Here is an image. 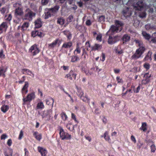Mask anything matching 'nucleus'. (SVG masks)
Returning <instances> with one entry per match:
<instances>
[{
    "instance_id": "4d7b16f0",
    "label": "nucleus",
    "mask_w": 156,
    "mask_h": 156,
    "mask_svg": "<svg viewBox=\"0 0 156 156\" xmlns=\"http://www.w3.org/2000/svg\"><path fill=\"white\" fill-rule=\"evenodd\" d=\"M102 61L103 62L105 60V55L103 53H102Z\"/></svg>"
},
{
    "instance_id": "69168bd1",
    "label": "nucleus",
    "mask_w": 156,
    "mask_h": 156,
    "mask_svg": "<svg viewBox=\"0 0 156 156\" xmlns=\"http://www.w3.org/2000/svg\"><path fill=\"white\" fill-rule=\"evenodd\" d=\"M80 50L78 48H76L75 50V51H77L78 53H80Z\"/></svg>"
},
{
    "instance_id": "a19ab883",
    "label": "nucleus",
    "mask_w": 156,
    "mask_h": 156,
    "mask_svg": "<svg viewBox=\"0 0 156 156\" xmlns=\"http://www.w3.org/2000/svg\"><path fill=\"white\" fill-rule=\"evenodd\" d=\"M34 135L36 136V138L37 140H40L41 139V136L40 135H37L36 133H34Z\"/></svg>"
},
{
    "instance_id": "423d86ee",
    "label": "nucleus",
    "mask_w": 156,
    "mask_h": 156,
    "mask_svg": "<svg viewBox=\"0 0 156 156\" xmlns=\"http://www.w3.org/2000/svg\"><path fill=\"white\" fill-rule=\"evenodd\" d=\"M119 39L118 36H116L114 37H112L111 36H109L108 40V42L109 44H112L119 40Z\"/></svg>"
},
{
    "instance_id": "1a4fd4ad",
    "label": "nucleus",
    "mask_w": 156,
    "mask_h": 156,
    "mask_svg": "<svg viewBox=\"0 0 156 156\" xmlns=\"http://www.w3.org/2000/svg\"><path fill=\"white\" fill-rule=\"evenodd\" d=\"M122 14L125 17L130 16L131 14L130 11L129 10V8L127 7H125L122 11Z\"/></svg>"
},
{
    "instance_id": "c756f323",
    "label": "nucleus",
    "mask_w": 156,
    "mask_h": 156,
    "mask_svg": "<svg viewBox=\"0 0 156 156\" xmlns=\"http://www.w3.org/2000/svg\"><path fill=\"white\" fill-rule=\"evenodd\" d=\"M51 15L53 14H51V12L49 11L46 13H45V19H46L50 17Z\"/></svg>"
},
{
    "instance_id": "79ce46f5",
    "label": "nucleus",
    "mask_w": 156,
    "mask_h": 156,
    "mask_svg": "<svg viewBox=\"0 0 156 156\" xmlns=\"http://www.w3.org/2000/svg\"><path fill=\"white\" fill-rule=\"evenodd\" d=\"M73 19V16L71 15L69 16L67 19V21L68 22H71L72 21V20Z\"/></svg>"
},
{
    "instance_id": "412c9836",
    "label": "nucleus",
    "mask_w": 156,
    "mask_h": 156,
    "mask_svg": "<svg viewBox=\"0 0 156 156\" xmlns=\"http://www.w3.org/2000/svg\"><path fill=\"white\" fill-rule=\"evenodd\" d=\"M147 124L145 122L143 123L141 128L140 129L144 131H146L147 130Z\"/></svg>"
},
{
    "instance_id": "dca6fc26",
    "label": "nucleus",
    "mask_w": 156,
    "mask_h": 156,
    "mask_svg": "<svg viewBox=\"0 0 156 156\" xmlns=\"http://www.w3.org/2000/svg\"><path fill=\"white\" fill-rule=\"evenodd\" d=\"M39 151L41 153L42 156H45L46 153V151L42 147H38Z\"/></svg>"
},
{
    "instance_id": "774afa93",
    "label": "nucleus",
    "mask_w": 156,
    "mask_h": 156,
    "mask_svg": "<svg viewBox=\"0 0 156 156\" xmlns=\"http://www.w3.org/2000/svg\"><path fill=\"white\" fill-rule=\"evenodd\" d=\"M151 41L153 42V43H156V39L155 38H152V39H151Z\"/></svg>"
},
{
    "instance_id": "f257e3e1",
    "label": "nucleus",
    "mask_w": 156,
    "mask_h": 156,
    "mask_svg": "<svg viewBox=\"0 0 156 156\" xmlns=\"http://www.w3.org/2000/svg\"><path fill=\"white\" fill-rule=\"evenodd\" d=\"M116 26H112L109 29L111 32V35H112L115 33H116L119 30L120 31L122 29V27L123 26V23L121 21H115Z\"/></svg>"
},
{
    "instance_id": "20e7f679",
    "label": "nucleus",
    "mask_w": 156,
    "mask_h": 156,
    "mask_svg": "<svg viewBox=\"0 0 156 156\" xmlns=\"http://www.w3.org/2000/svg\"><path fill=\"white\" fill-rule=\"evenodd\" d=\"M145 50V48L144 47H140L136 50V53L132 56V58L134 59L138 58L140 56Z\"/></svg>"
},
{
    "instance_id": "864d4df0",
    "label": "nucleus",
    "mask_w": 156,
    "mask_h": 156,
    "mask_svg": "<svg viewBox=\"0 0 156 156\" xmlns=\"http://www.w3.org/2000/svg\"><path fill=\"white\" fill-rule=\"evenodd\" d=\"M131 139L135 143L136 142V140L133 136H131Z\"/></svg>"
},
{
    "instance_id": "bf43d9fd",
    "label": "nucleus",
    "mask_w": 156,
    "mask_h": 156,
    "mask_svg": "<svg viewBox=\"0 0 156 156\" xmlns=\"http://www.w3.org/2000/svg\"><path fill=\"white\" fill-rule=\"evenodd\" d=\"M153 11H154V10H153V8H150L149 9V12L151 13H152L153 12Z\"/></svg>"
},
{
    "instance_id": "c85d7f7f",
    "label": "nucleus",
    "mask_w": 156,
    "mask_h": 156,
    "mask_svg": "<svg viewBox=\"0 0 156 156\" xmlns=\"http://www.w3.org/2000/svg\"><path fill=\"white\" fill-rule=\"evenodd\" d=\"M29 26V23L28 22H25L24 23L22 27V29L24 30L27 29V27H28Z\"/></svg>"
},
{
    "instance_id": "39448f33",
    "label": "nucleus",
    "mask_w": 156,
    "mask_h": 156,
    "mask_svg": "<svg viewBox=\"0 0 156 156\" xmlns=\"http://www.w3.org/2000/svg\"><path fill=\"white\" fill-rule=\"evenodd\" d=\"M144 6V4L142 0L138 2L133 5L134 8L135 10H142Z\"/></svg>"
},
{
    "instance_id": "7ed1b4c3",
    "label": "nucleus",
    "mask_w": 156,
    "mask_h": 156,
    "mask_svg": "<svg viewBox=\"0 0 156 156\" xmlns=\"http://www.w3.org/2000/svg\"><path fill=\"white\" fill-rule=\"evenodd\" d=\"M21 4L16 3L14 5V7L17 8L15 10V14L16 15L21 16L23 14V9L21 8Z\"/></svg>"
},
{
    "instance_id": "f3484780",
    "label": "nucleus",
    "mask_w": 156,
    "mask_h": 156,
    "mask_svg": "<svg viewBox=\"0 0 156 156\" xmlns=\"http://www.w3.org/2000/svg\"><path fill=\"white\" fill-rule=\"evenodd\" d=\"M65 133H66L64 131L63 129L62 128H61L60 129L59 134L62 139L63 140L65 139L66 137H64V136L65 135Z\"/></svg>"
},
{
    "instance_id": "ea45409f",
    "label": "nucleus",
    "mask_w": 156,
    "mask_h": 156,
    "mask_svg": "<svg viewBox=\"0 0 156 156\" xmlns=\"http://www.w3.org/2000/svg\"><path fill=\"white\" fill-rule=\"evenodd\" d=\"M139 16L141 18H143L145 17L146 13L144 12H142L139 15Z\"/></svg>"
},
{
    "instance_id": "13d9d810",
    "label": "nucleus",
    "mask_w": 156,
    "mask_h": 156,
    "mask_svg": "<svg viewBox=\"0 0 156 156\" xmlns=\"http://www.w3.org/2000/svg\"><path fill=\"white\" fill-rule=\"evenodd\" d=\"M77 4L80 7H81L83 5V3L81 2H78Z\"/></svg>"
},
{
    "instance_id": "0eeeda50",
    "label": "nucleus",
    "mask_w": 156,
    "mask_h": 156,
    "mask_svg": "<svg viewBox=\"0 0 156 156\" xmlns=\"http://www.w3.org/2000/svg\"><path fill=\"white\" fill-rule=\"evenodd\" d=\"M35 98V95L34 93H32L28 94L27 97L23 99V101L24 102L27 101H30L33 99Z\"/></svg>"
},
{
    "instance_id": "4be33fe9",
    "label": "nucleus",
    "mask_w": 156,
    "mask_h": 156,
    "mask_svg": "<svg viewBox=\"0 0 156 156\" xmlns=\"http://www.w3.org/2000/svg\"><path fill=\"white\" fill-rule=\"evenodd\" d=\"M72 45L71 43L68 42L67 43L64 44L62 46V47L65 48H70Z\"/></svg>"
},
{
    "instance_id": "338daca9",
    "label": "nucleus",
    "mask_w": 156,
    "mask_h": 156,
    "mask_svg": "<svg viewBox=\"0 0 156 156\" xmlns=\"http://www.w3.org/2000/svg\"><path fill=\"white\" fill-rule=\"evenodd\" d=\"M120 70L119 69H115L114 71L115 73H118L119 72Z\"/></svg>"
},
{
    "instance_id": "6ab92c4d",
    "label": "nucleus",
    "mask_w": 156,
    "mask_h": 156,
    "mask_svg": "<svg viewBox=\"0 0 156 156\" xmlns=\"http://www.w3.org/2000/svg\"><path fill=\"white\" fill-rule=\"evenodd\" d=\"M130 37L127 35H125L122 38V40L123 41V43H124L125 42L128 41L129 40Z\"/></svg>"
},
{
    "instance_id": "49530a36",
    "label": "nucleus",
    "mask_w": 156,
    "mask_h": 156,
    "mask_svg": "<svg viewBox=\"0 0 156 156\" xmlns=\"http://www.w3.org/2000/svg\"><path fill=\"white\" fill-rule=\"evenodd\" d=\"M64 137H66L65 139H70L71 138V135H69L68 134L65 133Z\"/></svg>"
},
{
    "instance_id": "9b49d317",
    "label": "nucleus",
    "mask_w": 156,
    "mask_h": 156,
    "mask_svg": "<svg viewBox=\"0 0 156 156\" xmlns=\"http://www.w3.org/2000/svg\"><path fill=\"white\" fill-rule=\"evenodd\" d=\"M59 8V6L58 5H56L53 8H52L48 9V10L51 13H52L53 15L56 13L58 10Z\"/></svg>"
},
{
    "instance_id": "f03ea898",
    "label": "nucleus",
    "mask_w": 156,
    "mask_h": 156,
    "mask_svg": "<svg viewBox=\"0 0 156 156\" xmlns=\"http://www.w3.org/2000/svg\"><path fill=\"white\" fill-rule=\"evenodd\" d=\"M35 13L29 9H27L26 10L24 19L30 21L32 20V18L35 15Z\"/></svg>"
},
{
    "instance_id": "3c124183",
    "label": "nucleus",
    "mask_w": 156,
    "mask_h": 156,
    "mask_svg": "<svg viewBox=\"0 0 156 156\" xmlns=\"http://www.w3.org/2000/svg\"><path fill=\"white\" fill-rule=\"evenodd\" d=\"M140 89V86H139L136 89V90L135 91L134 90V92H136V93H137L139 92Z\"/></svg>"
},
{
    "instance_id": "cd10ccee",
    "label": "nucleus",
    "mask_w": 156,
    "mask_h": 156,
    "mask_svg": "<svg viewBox=\"0 0 156 156\" xmlns=\"http://www.w3.org/2000/svg\"><path fill=\"white\" fill-rule=\"evenodd\" d=\"M58 40H56L54 42H53V43H51V44H50L49 45V46L50 48H53L55 46L57 43H58Z\"/></svg>"
},
{
    "instance_id": "ddd939ff",
    "label": "nucleus",
    "mask_w": 156,
    "mask_h": 156,
    "mask_svg": "<svg viewBox=\"0 0 156 156\" xmlns=\"http://www.w3.org/2000/svg\"><path fill=\"white\" fill-rule=\"evenodd\" d=\"M43 118H44L47 121L50 120L51 118V116L48 114V113L47 112H44L42 115Z\"/></svg>"
},
{
    "instance_id": "e2e57ef3",
    "label": "nucleus",
    "mask_w": 156,
    "mask_h": 156,
    "mask_svg": "<svg viewBox=\"0 0 156 156\" xmlns=\"http://www.w3.org/2000/svg\"><path fill=\"white\" fill-rule=\"evenodd\" d=\"M1 11L2 13H4L5 11V9L4 8H2Z\"/></svg>"
},
{
    "instance_id": "8fccbe9b",
    "label": "nucleus",
    "mask_w": 156,
    "mask_h": 156,
    "mask_svg": "<svg viewBox=\"0 0 156 156\" xmlns=\"http://www.w3.org/2000/svg\"><path fill=\"white\" fill-rule=\"evenodd\" d=\"M23 135V132L22 131H21L20 132V134L19 137V139H20L22 138Z\"/></svg>"
},
{
    "instance_id": "2eb2a0df",
    "label": "nucleus",
    "mask_w": 156,
    "mask_h": 156,
    "mask_svg": "<svg viewBox=\"0 0 156 156\" xmlns=\"http://www.w3.org/2000/svg\"><path fill=\"white\" fill-rule=\"evenodd\" d=\"M6 71V69L3 67H0V76H2L4 77L5 76V73Z\"/></svg>"
},
{
    "instance_id": "58836bf2",
    "label": "nucleus",
    "mask_w": 156,
    "mask_h": 156,
    "mask_svg": "<svg viewBox=\"0 0 156 156\" xmlns=\"http://www.w3.org/2000/svg\"><path fill=\"white\" fill-rule=\"evenodd\" d=\"M134 41H135L136 43L138 44V45L140 47H142V43L139 40H135Z\"/></svg>"
},
{
    "instance_id": "f8f14e48",
    "label": "nucleus",
    "mask_w": 156,
    "mask_h": 156,
    "mask_svg": "<svg viewBox=\"0 0 156 156\" xmlns=\"http://www.w3.org/2000/svg\"><path fill=\"white\" fill-rule=\"evenodd\" d=\"M29 84L27 82H25V85L22 89V91L23 94H26L27 92V88L28 87Z\"/></svg>"
},
{
    "instance_id": "72a5a7b5",
    "label": "nucleus",
    "mask_w": 156,
    "mask_h": 156,
    "mask_svg": "<svg viewBox=\"0 0 156 156\" xmlns=\"http://www.w3.org/2000/svg\"><path fill=\"white\" fill-rule=\"evenodd\" d=\"M61 117L62 118V119L64 120H66L67 118V116L66 115V114L64 113V112H62L61 114Z\"/></svg>"
},
{
    "instance_id": "b1692460",
    "label": "nucleus",
    "mask_w": 156,
    "mask_h": 156,
    "mask_svg": "<svg viewBox=\"0 0 156 156\" xmlns=\"http://www.w3.org/2000/svg\"><path fill=\"white\" fill-rule=\"evenodd\" d=\"M44 107V105L42 102H41L37 104V109H42Z\"/></svg>"
},
{
    "instance_id": "f704fd0d",
    "label": "nucleus",
    "mask_w": 156,
    "mask_h": 156,
    "mask_svg": "<svg viewBox=\"0 0 156 156\" xmlns=\"http://www.w3.org/2000/svg\"><path fill=\"white\" fill-rule=\"evenodd\" d=\"M107 135L108 132H106L104 134V138L106 140L108 141L110 140V138Z\"/></svg>"
},
{
    "instance_id": "a878e982",
    "label": "nucleus",
    "mask_w": 156,
    "mask_h": 156,
    "mask_svg": "<svg viewBox=\"0 0 156 156\" xmlns=\"http://www.w3.org/2000/svg\"><path fill=\"white\" fill-rule=\"evenodd\" d=\"M99 21L102 23H103L105 21V17L104 16H101L99 18Z\"/></svg>"
},
{
    "instance_id": "603ef678",
    "label": "nucleus",
    "mask_w": 156,
    "mask_h": 156,
    "mask_svg": "<svg viewBox=\"0 0 156 156\" xmlns=\"http://www.w3.org/2000/svg\"><path fill=\"white\" fill-rule=\"evenodd\" d=\"M86 24L88 26H89L91 24V22L90 20H87L86 22Z\"/></svg>"
},
{
    "instance_id": "a211bd4d",
    "label": "nucleus",
    "mask_w": 156,
    "mask_h": 156,
    "mask_svg": "<svg viewBox=\"0 0 156 156\" xmlns=\"http://www.w3.org/2000/svg\"><path fill=\"white\" fill-rule=\"evenodd\" d=\"M2 111L4 113L5 112L9 109V107L7 105H4L1 107Z\"/></svg>"
},
{
    "instance_id": "2f4dec72",
    "label": "nucleus",
    "mask_w": 156,
    "mask_h": 156,
    "mask_svg": "<svg viewBox=\"0 0 156 156\" xmlns=\"http://www.w3.org/2000/svg\"><path fill=\"white\" fill-rule=\"evenodd\" d=\"M79 58L78 57L75 56H72L71 58V62H74L77 61Z\"/></svg>"
},
{
    "instance_id": "473e14b6",
    "label": "nucleus",
    "mask_w": 156,
    "mask_h": 156,
    "mask_svg": "<svg viewBox=\"0 0 156 156\" xmlns=\"http://www.w3.org/2000/svg\"><path fill=\"white\" fill-rule=\"evenodd\" d=\"M145 27L147 30H149L150 29L154 28V27L151 26L150 24H147L145 25Z\"/></svg>"
},
{
    "instance_id": "6e6d98bb",
    "label": "nucleus",
    "mask_w": 156,
    "mask_h": 156,
    "mask_svg": "<svg viewBox=\"0 0 156 156\" xmlns=\"http://www.w3.org/2000/svg\"><path fill=\"white\" fill-rule=\"evenodd\" d=\"M26 71L27 73V74L28 75H30V74H31L32 73V72L31 71H30L28 70H26Z\"/></svg>"
},
{
    "instance_id": "c9c22d12",
    "label": "nucleus",
    "mask_w": 156,
    "mask_h": 156,
    "mask_svg": "<svg viewBox=\"0 0 156 156\" xmlns=\"http://www.w3.org/2000/svg\"><path fill=\"white\" fill-rule=\"evenodd\" d=\"M50 0H42L41 4L43 5H45L47 4Z\"/></svg>"
},
{
    "instance_id": "052dcab7",
    "label": "nucleus",
    "mask_w": 156,
    "mask_h": 156,
    "mask_svg": "<svg viewBox=\"0 0 156 156\" xmlns=\"http://www.w3.org/2000/svg\"><path fill=\"white\" fill-rule=\"evenodd\" d=\"M12 18V16L10 14H9V15L8 17V18L7 19V20L8 21H10L11 20Z\"/></svg>"
},
{
    "instance_id": "aec40b11",
    "label": "nucleus",
    "mask_w": 156,
    "mask_h": 156,
    "mask_svg": "<svg viewBox=\"0 0 156 156\" xmlns=\"http://www.w3.org/2000/svg\"><path fill=\"white\" fill-rule=\"evenodd\" d=\"M101 46L98 44H95L94 47H92V50H96L101 49Z\"/></svg>"
},
{
    "instance_id": "e433bc0d",
    "label": "nucleus",
    "mask_w": 156,
    "mask_h": 156,
    "mask_svg": "<svg viewBox=\"0 0 156 156\" xmlns=\"http://www.w3.org/2000/svg\"><path fill=\"white\" fill-rule=\"evenodd\" d=\"M3 27V28H6L7 27V23H3L1 25H0V28Z\"/></svg>"
},
{
    "instance_id": "680f3d73",
    "label": "nucleus",
    "mask_w": 156,
    "mask_h": 156,
    "mask_svg": "<svg viewBox=\"0 0 156 156\" xmlns=\"http://www.w3.org/2000/svg\"><path fill=\"white\" fill-rule=\"evenodd\" d=\"M111 32L110 31V30H109V31H108L106 33V35H109V36H110V35H111Z\"/></svg>"
},
{
    "instance_id": "4468645a",
    "label": "nucleus",
    "mask_w": 156,
    "mask_h": 156,
    "mask_svg": "<svg viewBox=\"0 0 156 156\" xmlns=\"http://www.w3.org/2000/svg\"><path fill=\"white\" fill-rule=\"evenodd\" d=\"M35 28H38L41 27V22L40 19H38L35 22Z\"/></svg>"
},
{
    "instance_id": "9d476101",
    "label": "nucleus",
    "mask_w": 156,
    "mask_h": 156,
    "mask_svg": "<svg viewBox=\"0 0 156 156\" xmlns=\"http://www.w3.org/2000/svg\"><path fill=\"white\" fill-rule=\"evenodd\" d=\"M149 73H147L144 76V77H145L146 79L143 80L142 81V84H145L149 82V78L151 77V75L148 76Z\"/></svg>"
},
{
    "instance_id": "bb28decb",
    "label": "nucleus",
    "mask_w": 156,
    "mask_h": 156,
    "mask_svg": "<svg viewBox=\"0 0 156 156\" xmlns=\"http://www.w3.org/2000/svg\"><path fill=\"white\" fill-rule=\"evenodd\" d=\"M151 52L149 51L147 53V55L144 58V60H148L149 58L150 59L151 58Z\"/></svg>"
},
{
    "instance_id": "5701e85b",
    "label": "nucleus",
    "mask_w": 156,
    "mask_h": 156,
    "mask_svg": "<svg viewBox=\"0 0 156 156\" xmlns=\"http://www.w3.org/2000/svg\"><path fill=\"white\" fill-rule=\"evenodd\" d=\"M81 96L80 97V98L84 102H86L87 101H89V99L87 97H83V93L82 92L81 93Z\"/></svg>"
},
{
    "instance_id": "37998d69",
    "label": "nucleus",
    "mask_w": 156,
    "mask_h": 156,
    "mask_svg": "<svg viewBox=\"0 0 156 156\" xmlns=\"http://www.w3.org/2000/svg\"><path fill=\"white\" fill-rule=\"evenodd\" d=\"M101 37H102V35L101 34H99V35H98L96 39L97 40H99L100 41H101Z\"/></svg>"
},
{
    "instance_id": "7c9ffc66",
    "label": "nucleus",
    "mask_w": 156,
    "mask_h": 156,
    "mask_svg": "<svg viewBox=\"0 0 156 156\" xmlns=\"http://www.w3.org/2000/svg\"><path fill=\"white\" fill-rule=\"evenodd\" d=\"M64 21L65 20L63 19L60 18L58 19L57 23L61 25H62L64 23Z\"/></svg>"
},
{
    "instance_id": "de8ad7c7",
    "label": "nucleus",
    "mask_w": 156,
    "mask_h": 156,
    "mask_svg": "<svg viewBox=\"0 0 156 156\" xmlns=\"http://www.w3.org/2000/svg\"><path fill=\"white\" fill-rule=\"evenodd\" d=\"M7 137V136L5 134H2L1 136V139H5Z\"/></svg>"
},
{
    "instance_id": "4c0bfd02",
    "label": "nucleus",
    "mask_w": 156,
    "mask_h": 156,
    "mask_svg": "<svg viewBox=\"0 0 156 156\" xmlns=\"http://www.w3.org/2000/svg\"><path fill=\"white\" fill-rule=\"evenodd\" d=\"M38 35V32L37 31H33L32 33V36L34 37H35Z\"/></svg>"
},
{
    "instance_id": "393cba45",
    "label": "nucleus",
    "mask_w": 156,
    "mask_h": 156,
    "mask_svg": "<svg viewBox=\"0 0 156 156\" xmlns=\"http://www.w3.org/2000/svg\"><path fill=\"white\" fill-rule=\"evenodd\" d=\"M142 34L144 37L147 39L148 40L150 38V36L148 34L145 32H143Z\"/></svg>"
},
{
    "instance_id": "c03bdc74",
    "label": "nucleus",
    "mask_w": 156,
    "mask_h": 156,
    "mask_svg": "<svg viewBox=\"0 0 156 156\" xmlns=\"http://www.w3.org/2000/svg\"><path fill=\"white\" fill-rule=\"evenodd\" d=\"M151 151L152 152H154L155 151V146L153 144L151 146Z\"/></svg>"
},
{
    "instance_id": "5fc2aeb1",
    "label": "nucleus",
    "mask_w": 156,
    "mask_h": 156,
    "mask_svg": "<svg viewBox=\"0 0 156 156\" xmlns=\"http://www.w3.org/2000/svg\"><path fill=\"white\" fill-rule=\"evenodd\" d=\"M144 67L147 69H148L149 67V65L148 64H146L144 65Z\"/></svg>"
},
{
    "instance_id": "0e129e2a",
    "label": "nucleus",
    "mask_w": 156,
    "mask_h": 156,
    "mask_svg": "<svg viewBox=\"0 0 156 156\" xmlns=\"http://www.w3.org/2000/svg\"><path fill=\"white\" fill-rule=\"evenodd\" d=\"M72 118L74 119L75 120H76V117H75V115L72 113Z\"/></svg>"
},
{
    "instance_id": "a18cd8bd",
    "label": "nucleus",
    "mask_w": 156,
    "mask_h": 156,
    "mask_svg": "<svg viewBox=\"0 0 156 156\" xmlns=\"http://www.w3.org/2000/svg\"><path fill=\"white\" fill-rule=\"evenodd\" d=\"M0 57L1 58H4L5 55L3 54V51L2 50L0 52Z\"/></svg>"
},
{
    "instance_id": "09e8293b",
    "label": "nucleus",
    "mask_w": 156,
    "mask_h": 156,
    "mask_svg": "<svg viewBox=\"0 0 156 156\" xmlns=\"http://www.w3.org/2000/svg\"><path fill=\"white\" fill-rule=\"evenodd\" d=\"M12 143V140L11 139H9L8 140L7 142V144L9 146H10Z\"/></svg>"
},
{
    "instance_id": "6e6552de",
    "label": "nucleus",
    "mask_w": 156,
    "mask_h": 156,
    "mask_svg": "<svg viewBox=\"0 0 156 156\" xmlns=\"http://www.w3.org/2000/svg\"><path fill=\"white\" fill-rule=\"evenodd\" d=\"M30 51L33 54V55H36L39 52V50L35 45L31 46L30 49Z\"/></svg>"
}]
</instances>
